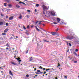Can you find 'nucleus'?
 Masks as SVG:
<instances>
[{
    "instance_id": "f03ea898",
    "label": "nucleus",
    "mask_w": 79,
    "mask_h": 79,
    "mask_svg": "<svg viewBox=\"0 0 79 79\" xmlns=\"http://www.w3.org/2000/svg\"><path fill=\"white\" fill-rule=\"evenodd\" d=\"M47 14V16H48V17L49 16H50L51 15H52V16H55V12H51V14L50 12H49L48 13L46 14Z\"/></svg>"
},
{
    "instance_id": "b1692460",
    "label": "nucleus",
    "mask_w": 79,
    "mask_h": 79,
    "mask_svg": "<svg viewBox=\"0 0 79 79\" xmlns=\"http://www.w3.org/2000/svg\"><path fill=\"white\" fill-rule=\"evenodd\" d=\"M26 34H27V35H29V33L27 32V31H26V32L25 33Z\"/></svg>"
},
{
    "instance_id": "69168bd1",
    "label": "nucleus",
    "mask_w": 79,
    "mask_h": 79,
    "mask_svg": "<svg viewBox=\"0 0 79 79\" xmlns=\"http://www.w3.org/2000/svg\"><path fill=\"white\" fill-rule=\"evenodd\" d=\"M8 18V16H6V18Z\"/></svg>"
},
{
    "instance_id": "338daca9",
    "label": "nucleus",
    "mask_w": 79,
    "mask_h": 79,
    "mask_svg": "<svg viewBox=\"0 0 79 79\" xmlns=\"http://www.w3.org/2000/svg\"><path fill=\"white\" fill-rule=\"evenodd\" d=\"M18 61H19V62H21V60H19Z\"/></svg>"
},
{
    "instance_id": "a18cd8bd",
    "label": "nucleus",
    "mask_w": 79,
    "mask_h": 79,
    "mask_svg": "<svg viewBox=\"0 0 79 79\" xmlns=\"http://www.w3.org/2000/svg\"><path fill=\"white\" fill-rule=\"evenodd\" d=\"M73 58L72 57H71L69 59V60H72Z\"/></svg>"
},
{
    "instance_id": "680f3d73",
    "label": "nucleus",
    "mask_w": 79,
    "mask_h": 79,
    "mask_svg": "<svg viewBox=\"0 0 79 79\" xmlns=\"http://www.w3.org/2000/svg\"><path fill=\"white\" fill-rule=\"evenodd\" d=\"M6 50H8L9 49V48H6Z\"/></svg>"
},
{
    "instance_id": "37998d69",
    "label": "nucleus",
    "mask_w": 79,
    "mask_h": 79,
    "mask_svg": "<svg viewBox=\"0 0 79 79\" xmlns=\"http://www.w3.org/2000/svg\"><path fill=\"white\" fill-rule=\"evenodd\" d=\"M74 63H77V61H74Z\"/></svg>"
},
{
    "instance_id": "f8f14e48",
    "label": "nucleus",
    "mask_w": 79,
    "mask_h": 79,
    "mask_svg": "<svg viewBox=\"0 0 79 79\" xmlns=\"http://www.w3.org/2000/svg\"><path fill=\"white\" fill-rule=\"evenodd\" d=\"M50 42H52V43H53V42H57V41H55V40H51L50 41Z\"/></svg>"
},
{
    "instance_id": "1a4fd4ad",
    "label": "nucleus",
    "mask_w": 79,
    "mask_h": 79,
    "mask_svg": "<svg viewBox=\"0 0 79 79\" xmlns=\"http://www.w3.org/2000/svg\"><path fill=\"white\" fill-rule=\"evenodd\" d=\"M13 19V16L10 17H9V20H12V19Z\"/></svg>"
},
{
    "instance_id": "a878e982",
    "label": "nucleus",
    "mask_w": 79,
    "mask_h": 79,
    "mask_svg": "<svg viewBox=\"0 0 79 79\" xmlns=\"http://www.w3.org/2000/svg\"><path fill=\"white\" fill-rule=\"evenodd\" d=\"M73 54H74V55H76V56H77V54L76 53V52H73Z\"/></svg>"
},
{
    "instance_id": "603ef678",
    "label": "nucleus",
    "mask_w": 79,
    "mask_h": 79,
    "mask_svg": "<svg viewBox=\"0 0 79 79\" xmlns=\"http://www.w3.org/2000/svg\"><path fill=\"white\" fill-rule=\"evenodd\" d=\"M35 12H37V9H35Z\"/></svg>"
},
{
    "instance_id": "2eb2a0df",
    "label": "nucleus",
    "mask_w": 79,
    "mask_h": 79,
    "mask_svg": "<svg viewBox=\"0 0 79 79\" xmlns=\"http://www.w3.org/2000/svg\"><path fill=\"white\" fill-rule=\"evenodd\" d=\"M19 3H22L23 5H25V3L24 2H19Z\"/></svg>"
},
{
    "instance_id": "13d9d810",
    "label": "nucleus",
    "mask_w": 79,
    "mask_h": 79,
    "mask_svg": "<svg viewBox=\"0 0 79 79\" xmlns=\"http://www.w3.org/2000/svg\"><path fill=\"white\" fill-rule=\"evenodd\" d=\"M52 69L53 70V71H55V70H56L55 69H53V68H52Z\"/></svg>"
},
{
    "instance_id": "f257e3e1",
    "label": "nucleus",
    "mask_w": 79,
    "mask_h": 79,
    "mask_svg": "<svg viewBox=\"0 0 79 79\" xmlns=\"http://www.w3.org/2000/svg\"><path fill=\"white\" fill-rule=\"evenodd\" d=\"M42 7L43 8L44 11H43V14L44 15H45L46 14H47V13L48 12H47V11H45V10H48V8H47V6L43 5L42 6ZM45 13H46V14H45Z\"/></svg>"
},
{
    "instance_id": "0e129e2a",
    "label": "nucleus",
    "mask_w": 79,
    "mask_h": 79,
    "mask_svg": "<svg viewBox=\"0 0 79 79\" xmlns=\"http://www.w3.org/2000/svg\"><path fill=\"white\" fill-rule=\"evenodd\" d=\"M44 74H46V72H44V73H43Z\"/></svg>"
},
{
    "instance_id": "0eeeda50",
    "label": "nucleus",
    "mask_w": 79,
    "mask_h": 79,
    "mask_svg": "<svg viewBox=\"0 0 79 79\" xmlns=\"http://www.w3.org/2000/svg\"><path fill=\"white\" fill-rule=\"evenodd\" d=\"M29 61H32L33 60V59H32V57H29Z\"/></svg>"
},
{
    "instance_id": "c756f323",
    "label": "nucleus",
    "mask_w": 79,
    "mask_h": 79,
    "mask_svg": "<svg viewBox=\"0 0 79 79\" xmlns=\"http://www.w3.org/2000/svg\"><path fill=\"white\" fill-rule=\"evenodd\" d=\"M58 30H59V29L57 28L56 29L55 31H56V32H57V31H58Z\"/></svg>"
},
{
    "instance_id": "79ce46f5",
    "label": "nucleus",
    "mask_w": 79,
    "mask_h": 79,
    "mask_svg": "<svg viewBox=\"0 0 79 79\" xmlns=\"http://www.w3.org/2000/svg\"><path fill=\"white\" fill-rule=\"evenodd\" d=\"M27 29L29 28V26L28 25L27 27Z\"/></svg>"
},
{
    "instance_id": "473e14b6",
    "label": "nucleus",
    "mask_w": 79,
    "mask_h": 79,
    "mask_svg": "<svg viewBox=\"0 0 79 79\" xmlns=\"http://www.w3.org/2000/svg\"><path fill=\"white\" fill-rule=\"evenodd\" d=\"M37 72H38V73H40V71L39 70H37Z\"/></svg>"
},
{
    "instance_id": "412c9836",
    "label": "nucleus",
    "mask_w": 79,
    "mask_h": 79,
    "mask_svg": "<svg viewBox=\"0 0 79 79\" xmlns=\"http://www.w3.org/2000/svg\"><path fill=\"white\" fill-rule=\"evenodd\" d=\"M2 35H6V33H2Z\"/></svg>"
},
{
    "instance_id": "20e7f679",
    "label": "nucleus",
    "mask_w": 79,
    "mask_h": 79,
    "mask_svg": "<svg viewBox=\"0 0 79 79\" xmlns=\"http://www.w3.org/2000/svg\"><path fill=\"white\" fill-rule=\"evenodd\" d=\"M9 73L11 76H12L13 77V73L11 72V70H9Z\"/></svg>"
},
{
    "instance_id": "393cba45",
    "label": "nucleus",
    "mask_w": 79,
    "mask_h": 79,
    "mask_svg": "<svg viewBox=\"0 0 79 79\" xmlns=\"http://www.w3.org/2000/svg\"><path fill=\"white\" fill-rule=\"evenodd\" d=\"M35 74H40V73H39L37 72H35Z\"/></svg>"
},
{
    "instance_id": "c9c22d12",
    "label": "nucleus",
    "mask_w": 79,
    "mask_h": 79,
    "mask_svg": "<svg viewBox=\"0 0 79 79\" xmlns=\"http://www.w3.org/2000/svg\"><path fill=\"white\" fill-rule=\"evenodd\" d=\"M26 77H29V75L28 74H27L26 75Z\"/></svg>"
},
{
    "instance_id": "7ed1b4c3",
    "label": "nucleus",
    "mask_w": 79,
    "mask_h": 79,
    "mask_svg": "<svg viewBox=\"0 0 79 79\" xmlns=\"http://www.w3.org/2000/svg\"><path fill=\"white\" fill-rule=\"evenodd\" d=\"M67 38L68 39H73V38L72 36H68L67 37Z\"/></svg>"
},
{
    "instance_id": "a211bd4d",
    "label": "nucleus",
    "mask_w": 79,
    "mask_h": 79,
    "mask_svg": "<svg viewBox=\"0 0 79 79\" xmlns=\"http://www.w3.org/2000/svg\"><path fill=\"white\" fill-rule=\"evenodd\" d=\"M23 28L24 30H25L26 29V28L25 27V26H24V25L23 26Z\"/></svg>"
},
{
    "instance_id": "ddd939ff",
    "label": "nucleus",
    "mask_w": 79,
    "mask_h": 79,
    "mask_svg": "<svg viewBox=\"0 0 79 79\" xmlns=\"http://www.w3.org/2000/svg\"><path fill=\"white\" fill-rule=\"evenodd\" d=\"M56 19H57V22H60V18H57Z\"/></svg>"
},
{
    "instance_id": "5fc2aeb1",
    "label": "nucleus",
    "mask_w": 79,
    "mask_h": 79,
    "mask_svg": "<svg viewBox=\"0 0 79 79\" xmlns=\"http://www.w3.org/2000/svg\"><path fill=\"white\" fill-rule=\"evenodd\" d=\"M64 76L65 77L66 79H67V76Z\"/></svg>"
},
{
    "instance_id": "4d7b16f0",
    "label": "nucleus",
    "mask_w": 79,
    "mask_h": 79,
    "mask_svg": "<svg viewBox=\"0 0 79 79\" xmlns=\"http://www.w3.org/2000/svg\"><path fill=\"white\" fill-rule=\"evenodd\" d=\"M36 70H37V69H36V68H35L34 69V71H36Z\"/></svg>"
},
{
    "instance_id": "6e6d98bb",
    "label": "nucleus",
    "mask_w": 79,
    "mask_h": 79,
    "mask_svg": "<svg viewBox=\"0 0 79 79\" xmlns=\"http://www.w3.org/2000/svg\"><path fill=\"white\" fill-rule=\"evenodd\" d=\"M1 73H3V71H1Z\"/></svg>"
},
{
    "instance_id": "e433bc0d",
    "label": "nucleus",
    "mask_w": 79,
    "mask_h": 79,
    "mask_svg": "<svg viewBox=\"0 0 79 79\" xmlns=\"http://www.w3.org/2000/svg\"><path fill=\"white\" fill-rule=\"evenodd\" d=\"M44 41L45 42H49V41H47L46 40H44Z\"/></svg>"
},
{
    "instance_id": "cd10ccee",
    "label": "nucleus",
    "mask_w": 79,
    "mask_h": 79,
    "mask_svg": "<svg viewBox=\"0 0 79 79\" xmlns=\"http://www.w3.org/2000/svg\"><path fill=\"white\" fill-rule=\"evenodd\" d=\"M27 11L28 12V13H30V12L31 11L30 10H27Z\"/></svg>"
},
{
    "instance_id": "f704fd0d",
    "label": "nucleus",
    "mask_w": 79,
    "mask_h": 79,
    "mask_svg": "<svg viewBox=\"0 0 79 79\" xmlns=\"http://www.w3.org/2000/svg\"><path fill=\"white\" fill-rule=\"evenodd\" d=\"M1 16H3V17L4 16V15L2 13L1 14Z\"/></svg>"
},
{
    "instance_id": "72a5a7b5",
    "label": "nucleus",
    "mask_w": 79,
    "mask_h": 79,
    "mask_svg": "<svg viewBox=\"0 0 79 79\" xmlns=\"http://www.w3.org/2000/svg\"><path fill=\"white\" fill-rule=\"evenodd\" d=\"M54 24H57V23L56 22H53Z\"/></svg>"
},
{
    "instance_id": "4be33fe9",
    "label": "nucleus",
    "mask_w": 79,
    "mask_h": 79,
    "mask_svg": "<svg viewBox=\"0 0 79 79\" xmlns=\"http://www.w3.org/2000/svg\"><path fill=\"white\" fill-rule=\"evenodd\" d=\"M7 5V3H4V6H6Z\"/></svg>"
},
{
    "instance_id": "f3484780",
    "label": "nucleus",
    "mask_w": 79,
    "mask_h": 79,
    "mask_svg": "<svg viewBox=\"0 0 79 79\" xmlns=\"http://www.w3.org/2000/svg\"><path fill=\"white\" fill-rule=\"evenodd\" d=\"M8 6L9 7H12V5H11V4H9L8 5Z\"/></svg>"
},
{
    "instance_id": "09e8293b",
    "label": "nucleus",
    "mask_w": 79,
    "mask_h": 79,
    "mask_svg": "<svg viewBox=\"0 0 79 79\" xmlns=\"http://www.w3.org/2000/svg\"><path fill=\"white\" fill-rule=\"evenodd\" d=\"M43 73L44 72H40V74H42V73Z\"/></svg>"
},
{
    "instance_id": "2f4dec72",
    "label": "nucleus",
    "mask_w": 79,
    "mask_h": 79,
    "mask_svg": "<svg viewBox=\"0 0 79 79\" xmlns=\"http://www.w3.org/2000/svg\"><path fill=\"white\" fill-rule=\"evenodd\" d=\"M28 52H29V50H27L26 51V53H28Z\"/></svg>"
},
{
    "instance_id": "c85d7f7f",
    "label": "nucleus",
    "mask_w": 79,
    "mask_h": 79,
    "mask_svg": "<svg viewBox=\"0 0 79 79\" xmlns=\"http://www.w3.org/2000/svg\"><path fill=\"white\" fill-rule=\"evenodd\" d=\"M16 7H17V8H20V6H19V5H17L16 6Z\"/></svg>"
},
{
    "instance_id": "774afa93",
    "label": "nucleus",
    "mask_w": 79,
    "mask_h": 79,
    "mask_svg": "<svg viewBox=\"0 0 79 79\" xmlns=\"http://www.w3.org/2000/svg\"><path fill=\"white\" fill-rule=\"evenodd\" d=\"M55 79H58V78H57V77H56L55 78Z\"/></svg>"
},
{
    "instance_id": "9d476101",
    "label": "nucleus",
    "mask_w": 79,
    "mask_h": 79,
    "mask_svg": "<svg viewBox=\"0 0 79 79\" xmlns=\"http://www.w3.org/2000/svg\"><path fill=\"white\" fill-rule=\"evenodd\" d=\"M19 19H22V15H21V14H20L19 15Z\"/></svg>"
},
{
    "instance_id": "6e6552de",
    "label": "nucleus",
    "mask_w": 79,
    "mask_h": 79,
    "mask_svg": "<svg viewBox=\"0 0 79 79\" xmlns=\"http://www.w3.org/2000/svg\"><path fill=\"white\" fill-rule=\"evenodd\" d=\"M69 33H70V34H71V35L73 36V35H75L74 33V32H72L70 31Z\"/></svg>"
},
{
    "instance_id": "7c9ffc66",
    "label": "nucleus",
    "mask_w": 79,
    "mask_h": 79,
    "mask_svg": "<svg viewBox=\"0 0 79 79\" xmlns=\"http://www.w3.org/2000/svg\"><path fill=\"white\" fill-rule=\"evenodd\" d=\"M6 26H8V23H6Z\"/></svg>"
},
{
    "instance_id": "3c124183",
    "label": "nucleus",
    "mask_w": 79,
    "mask_h": 79,
    "mask_svg": "<svg viewBox=\"0 0 79 79\" xmlns=\"http://www.w3.org/2000/svg\"><path fill=\"white\" fill-rule=\"evenodd\" d=\"M39 22V21H37V22H36L35 23V24H37V23Z\"/></svg>"
},
{
    "instance_id": "6ab92c4d",
    "label": "nucleus",
    "mask_w": 79,
    "mask_h": 79,
    "mask_svg": "<svg viewBox=\"0 0 79 79\" xmlns=\"http://www.w3.org/2000/svg\"><path fill=\"white\" fill-rule=\"evenodd\" d=\"M16 60H21V58L19 57H18V58H16Z\"/></svg>"
},
{
    "instance_id": "423d86ee",
    "label": "nucleus",
    "mask_w": 79,
    "mask_h": 79,
    "mask_svg": "<svg viewBox=\"0 0 79 79\" xmlns=\"http://www.w3.org/2000/svg\"><path fill=\"white\" fill-rule=\"evenodd\" d=\"M11 64H14V65H15V66H17V65H18L17 63L15 62H11Z\"/></svg>"
},
{
    "instance_id": "a19ab883",
    "label": "nucleus",
    "mask_w": 79,
    "mask_h": 79,
    "mask_svg": "<svg viewBox=\"0 0 79 79\" xmlns=\"http://www.w3.org/2000/svg\"><path fill=\"white\" fill-rule=\"evenodd\" d=\"M78 50H79L78 49H76L75 50V52H77L78 51Z\"/></svg>"
},
{
    "instance_id": "de8ad7c7",
    "label": "nucleus",
    "mask_w": 79,
    "mask_h": 79,
    "mask_svg": "<svg viewBox=\"0 0 79 79\" xmlns=\"http://www.w3.org/2000/svg\"><path fill=\"white\" fill-rule=\"evenodd\" d=\"M60 66V64H59V63L58 64V65L57 66V67H58Z\"/></svg>"
},
{
    "instance_id": "39448f33",
    "label": "nucleus",
    "mask_w": 79,
    "mask_h": 79,
    "mask_svg": "<svg viewBox=\"0 0 79 79\" xmlns=\"http://www.w3.org/2000/svg\"><path fill=\"white\" fill-rule=\"evenodd\" d=\"M9 31V29L8 28H6L4 31V33H6V32H7Z\"/></svg>"
},
{
    "instance_id": "052dcab7",
    "label": "nucleus",
    "mask_w": 79,
    "mask_h": 79,
    "mask_svg": "<svg viewBox=\"0 0 79 79\" xmlns=\"http://www.w3.org/2000/svg\"><path fill=\"white\" fill-rule=\"evenodd\" d=\"M40 69H43V67H39Z\"/></svg>"
},
{
    "instance_id": "aec40b11",
    "label": "nucleus",
    "mask_w": 79,
    "mask_h": 79,
    "mask_svg": "<svg viewBox=\"0 0 79 79\" xmlns=\"http://www.w3.org/2000/svg\"><path fill=\"white\" fill-rule=\"evenodd\" d=\"M41 33H42V34H43V35H42V37H44V36L45 35L44 34V32H41Z\"/></svg>"
},
{
    "instance_id": "49530a36",
    "label": "nucleus",
    "mask_w": 79,
    "mask_h": 79,
    "mask_svg": "<svg viewBox=\"0 0 79 79\" xmlns=\"http://www.w3.org/2000/svg\"><path fill=\"white\" fill-rule=\"evenodd\" d=\"M9 77H10V78H11V79H12V77H11V76H9Z\"/></svg>"
},
{
    "instance_id": "bb28decb",
    "label": "nucleus",
    "mask_w": 79,
    "mask_h": 79,
    "mask_svg": "<svg viewBox=\"0 0 79 79\" xmlns=\"http://www.w3.org/2000/svg\"><path fill=\"white\" fill-rule=\"evenodd\" d=\"M36 6H37V7H38V6H39V4H36Z\"/></svg>"
},
{
    "instance_id": "ea45409f",
    "label": "nucleus",
    "mask_w": 79,
    "mask_h": 79,
    "mask_svg": "<svg viewBox=\"0 0 79 79\" xmlns=\"http://www.w3.org/2000/svg\"><path fill=\"white\" fill-rule=\"evenodd\" d=\"M9 77V75H7L6 77V78H8V77Z\"/></svg>"
},
{
    "instance_id": "c03bdc74",
    "label": "nucleus",
    "mask_w": 79,
    "mask_h": 79,
    "mask_svg": "<svg viewBox=\"0 0 79 79\" xmlns=\"http://www.w3.org/2000/svg\"><path fill=\"white\" fill-rule=\"evenodd\" d=\"M46 71H50V69H46Z\"/></svg>"
},
{
    "instance_id": "e2e57ef3",
    "label": "nucleus",
    "mask_w": 79,
    "mask_h": 79,
    "mask_svg": "<svg viewBox=\"0 0 79 79\" xmlns=\"http://www.w3.org/2000/svg\"><path fill=\"white\" fill-rule=\"evenodd\" d=\"M14 39V38H13V37H11L10 39Z\"/></svg>"
},
{
    "instance_id": "4468645a",
    "label": "nucleus",
    "mask_w": 79,
    "mask_h": 79,
    "mask_svg": "<svg viewBox=\"0 0 79 79\" xmlns=\"http://www.w3.org/2000/svg\"><path fill=\"white\" fill-rule=\"evenodd\" d=\"M56 32H51L52 35H55L56 34Z\"/></svg>"
},
{
    "instance_id": "bf43d9fd",
    "label": "nucleus",
    "mask_w": 79,
    "mask_h": 79,
    "mask_svg": "<svg viewBox=\"0 0 79 79\" xmlns=\"http://www.w3.org/2000/svg\"><path fill=\"white\" fill-rule=\"evenodd\" d=\"M71 56H68V58H69V59H70V57Z\"/></svg>"
},
{
    "instance_id": "5701e85b",
    "label": "nucleus",
    "mask_w": 79,
    "mask_h": 79,
    "mask_svg": "<svg viewBox=\"0 0 79 79\" xmlns=\"http://www.w3.org/2000/svg\"><path fill=\"white\" fill-rule=\"evenodd\" d=\"M6 46L8 47H10V45H9V44L8 43L6 44Z\"/></svg>"
},
{
    "instance_id": "9b49d317",
    "label": "nucleus",
    "mask_w": 79,
    "mask_h": 79,
    "mask_svg": "<svg viewBox=\"0 0 79 79\" xmlns=\"http://www.w3.org/2000/svg\"><path fill=\"white\" fill-rule=\"evenodd\" d=\"M35 27L36 28V30H37L38 31H39H39H40V30L38 28H37V26H35Z\"/></svg>"
},
{
    "instance_id": "dca6fc26",
    "label": "nucleus",
    "mask_w": 79,
    "mask_h": 79,
    "mask_svg": "<svg viewBox=\"0 0 79 79\" xmlns=\"http://www.w3.org/2000/svg\"><path fill=\"white\" fill-rule=\"evenodd\" d=\"M3 22H0V25H3Z\"/></svg>"
},
{
    "instance_id": "58836bf2",
    "label": "nucleus",
    "mask_w": 79,
    "mask_h": 79,
    "mask_svg": "<svg viewBox=\"0 0 79 79\" xmlns=\"http://www.w3.org/2000/svg\"><path fill=\"white\" fill-rule=\"evenodd\" d=\"M69 46H70V47H71L72 45H71V44L70 43H69Z\"/></svg>"
},
{
    "instance_id": "4c0bfd02",
    "label": "nucleus",
    "mask_w": 79,
    "mask_h": 79,
    "mask_svg": "<svg viewBox=\"0 0 79 79\" xmlns=\"http://www.w3.org/2000/svg\"><path fill=\"white\" fill-rule=\"evenodd\" d=\"M26 16H27V17L28 18H29V17H30V16H29V15H26Z\"/></svg>"
},
{
    "instance_id": "8fccbe9b",
    "label": "nucleus",
    "mask_w": 79,
    "mask_h": 79,
    "mask_svg": "<svg viewBox=\"0 0 79 79\" xmlns=\"http://www.w3.org/2000/svg\"><path fill=\"white\" fill-rule=\"evenodd\" d=\"M31 27H34V25H32L31 26Z\"/></svg>"
},
{
    "instance_id": "864d4df0",
    "label": "nucleus",
    "mask_w": 79,
    "mask_h": 79,
    "mask_svg": "<svg viewBox=\"0 0 79 79\" xmlns=\"http://www.w3.org/2000/svg\"><path fill=\"white\" fill-rule=\"evenodd\" d=\"M61 24H64V22H62V23H61Z\"/></svg>"
}]
</instances>
